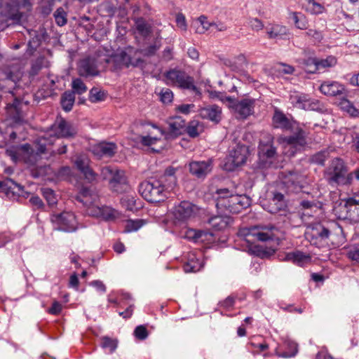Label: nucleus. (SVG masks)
Returning <instances> with one entry per match:
<instances>
[{"label": "nucleus", "instance_id": "1", "mask_svg": "<svg viewBox=\"0 0 359 359\" xmlns=\"http://www.w3.org/2000/svg\"><path fill=\"white\" fill-rule=\"evenodd\" d=\"M77 133L75 127L66 122L60 116L57 117L56 121L51 126L48 132L39 137L36 142V152L29 144L17 147H8L6 152L13 161L23 159L25 162L33 165L37 161L39 155L53 152L50 147L58 138H69Z\"/></svg>", "mask_w": 359, "mask_h": 359}, {"label": "nucleus", "instance_id": "2", "mask_svg": "<svg viewBox=\"0 0 359 359\" xmlns=\"http://www.w3.org/2000/svg\"><path fill=\"white\" fill-rule=\"evenodd\" d=\"M305 236L311 245L319 248H335L344 241L342 228L337 223L311 224L307 226Z\"/></svg>", "mask_w": 359, "mask_h": 359}, {"label": "nucleus", "instance_id": "3", "mask_svg": "<svg viewBox=\"0 0 359 359\" xmlns=\"http://www.w3.org/2000/svg\"><path fill=\"white\" fill-rule=\"evenodd\" d=\"M280 230L273 225L255 226L239 230V236L249 244V252L257 257H266L271 255L262 246L254 245L255 241H267L278 239Z\"/></svg>", "mask_w": 359, "mask_h": 359}, {"label": "nucleus", "instance_id": "4", "mask_svg": "<svg viewBox=\"0 0 359 359\" xmlns=\"http://www.w3.org/2000/svg\"><path fill=\"white\" fill-rule=\"evenodd\" d=\"M216 208L223 215L237 214L250 205V199L245 195H234L228 189H219L216 191Z\"/></svg>", "mask_w": 359, "mask_h": 359}, {"label": "nucleus", "instance_id": "5", "mask_svg": "<svg viewBox=\"0 0 359 359\" xmlns=\"http://www.w3.org/2000/svg\"><path fill=\"white\" fill-rule=\"evenodd\" d=\"M137 52L132 48H128L118 50L110 56L104 55L103 60L106 65H111L114 70L130 66L133 67H143L144 61L141 57H136Z\"/></svg>", "mask_w": 359, "mask_h": 359}, {"label": "nucleus", "instance_id": "6", "mask_svg": "<svg viewBox=\"0 0 359 359\" xmlns=\"http://www.w3.org/2000/svg\"><path fill=\"white\" fill-rule=\"evenodd\" d=\"M325 177L332 186L348 185L352 183V175H348L344 161L338 158L331 161L325 172Z\"/></svg>", "mask_w": 359, "mask_h": 359}, {"label": "nucleus", "instance_id": "7", "mask_svg": "<svg viewBox=\"0 0 359 359\" xmlns=\"http://www.w3.org/2000/svg\"><path fill=\"white\" fill-rule=\"evenodd\" d=\"M139 191L149 202L158 203L168 198L163 184L158 180L151 179L140 184Z\"/></svg>", "mask_w": 359, "mask_h": 359}, {"label": "nucleus", "instance_id": "8", "mask_svg": "<svg viewBox=\"0 0 359 359\" xmlns=\"http://www.w3.org/2000/svg\"><path fill=\"white\" fill-rule=\"evenodd\" d=\"M167 84L177 86L180 88L192 90L195 94L200 95V90L194 85V79L185 72L172 69L164 74Z\"/></svg>", "mask_w": 359, "mask_h": 359}, {"label": "nucleus", "instance_id": "9", "mask_svg": "<svg viewBox=\"0 0 359 359\" xmlns=\"http://www.w3.org/2000/svg\"><path fill=\"white\" fill-rule=\"evenodd\" d=\"M106 67L103 57L97 55V57H88L81 60L78 65V73L83 77H93L99 75L98 68Z\"/></svg>", "mask_w": 359, "mask_h": 359}, {"label": "nucleus", "instance_id": "10", "mask_svg": "<svg viewBox=\"0 0 359 359\" xmlns=\"http://www.w3.org/2000/svg\"><path fill=\"white\" fill-rule=\"evenodd\" d=\"M249 155L248 147L243 144H238L233 149L229 155L226 158L224 168L227 171H233L236 168L245 163Z\"/></svg>", "mask_w": 359, "mask_h": 359}, {"label": "nucleus", "instance_id": "11", "mask_svg": "<svg viewBox=\"0 0 359 359\" xmlns=\"http://www.w3.org/2000/svg\"><path fill=\"white\" fill-rule=\"evenodd\" d=\"M50 221L54 228L57 230L65 232H74L78 228L76 217L71 212L53 214L50 217Z\"/></svg>", "mask_w": 359, "mask_h": 359}, {"label": "nucleus", "instance_id": "12", "mask_svg": "<svg viewBox=\"0 0 359 359\" xmlns=\"http://www.w3.org/2000/svg\"><path fill=\"white\" fill-rule=\"evenodd\" d=\"M198 208L191 203L183 201L176 204L172 209V214L175 220L180 222H187L198 213Z\"/></svg>", "mask_w": 359, "mask_h": 359}, {"label": "nucleus", "instance_id": "13", "mask_svg": "<svg viewBox=\"0 0 359 359\" xmlns=\"http://www.w3.org/2000/svg\"><path fill=\"white\" fill-rule=\"evenodd\" d=\"M290 131L292 132V135L280 137L279 141L285 147L295 149V150L303 147L306 144L307 133L306 131L299 127V123L297 124V128Z\"/></svg>", "mask_w": 359, "mask_h": 359}, {"label": "nucleus", "instance_id": "14", "mask_svg": "<svg viewBox=\"0 0 359 359\" xmlns=\"http://www.w3.org/2000/svg\"><path fill=\"white\" fill-rule=\"evenodd\" d=\"M294 107L298 110L323 111V105L318 100L307 98L306 96H296L293 98Z\"/></svg>", "mask_w": 359, "mask_h": 359}, {"label": "nucleus", "instance_id": "15", "mask_svg": "<svg viewBox=\"0 0 359 359\" xmlns=\"http://www.w3.org/2000/svg\"><path fill=\"white\" fill-rule=\"evenodd\" d=\"M218 97L222 101H227L230 104H232L238 112H250L254 110L257 104V101L255 99L244 98L239 102H236L232 97L224 96L221 93H219Z\"/></svg>", "mask_w": 359, "mask_h": 359}, {"label": "nucleus", "instance_id": "16", "mask_svg": "<svg viewBox=\"0 0 359 359\" xmlns=\"http://www.w3.org/2000/svg\"><path fill=\"white\" fill-rule=\"evenodd\" d=\"M76 200L87 208L86 212L88 214L90 208L100 204L97 194L86 187L81 188L76 196Z\"/></svg>", "mask_w": 359, "mask_h": 359}, {"label": "nucleus", "instance_id": "17", "mask_svg": "<svg viewBox=\"0 0 359 359\" xmlns=\"http://www.w3.org/2000/svg\"><path fill=\"white\" fill-rule=\"evenodd\" d=\"M88 215L93 217H102L105 220H114L119 217V212L108 206H102L99 204L95 205L88 210Z\"/></svg>", "mask_w": 359, "mask_h": 359}, {"label": "nucleus", "instance_id": "18", "mask_svg": "<svg viewBox=\"0 0 359 359\" xmlns=\"http://www.w3.org/2000/svg\"><path fill=\"white\" fill-rule=\"evenodd\" d=\"M117 150L116 144L112 142H102L97 144L92 147V153L97 158L102 157H111Z\"/></svg>", "mask_w": 359, "mask_h": 359}, {"label": "nucleus", "instance_id": "19", "mask_svg": "<svg viewBox=\"0 0 359 359\" xmlns=\"http://www.w3.org/2000/svg\"><path fill=\"white\" fill-rule=\"evenodd\" d=\"M283 183L287 187H294V188L303 187L305 181V175L296 170H290L282 173Z\"/></svg>", "mask_w": 359, "mask_h": 359}, {"label": "nucleus", "instance_id": "20", "mask_svg": "<svg viewBox=\"0 0 359 359\" xmlns=\"http://www.w3.org/2000/svg\"><path fill=\"white\" fill-rule=\"evenodd\" d=\"M297 123L291 116H287L285 114H274L273 116V126L276 128L293 130V128H297Z\"/></svg>", "mask_w": 359, "mask_h": 359}, {"label": "nucleus", "instance_id": "21", "mask_svg": "<svg viewBox=\"0 0 359 359\" xmlns=\"http://www.w3.org/2000/svg\"><path fill=\"white\" fill-rule=\"evenodd\" d=\"M212 170L210 161H192L189 163L190 172L198 178L204 177Z\"/></svg>", "mask_w": 359, "mask_h": 359}, {"label": "nucleus", "instance_id": "22", "mask_svg": "<svg viewBox=\"0 0 359 359\" xmlns=\"http://www.w3.org/2000/svg\"><path fill=\"white\" fill-rule=\"evenodd\" d=\"M109 183L110 187L116 192L122 191L123 188H124V190H126L128 187L126 184L125 172L117 169H115Z\"/></svg>", "mask_w": 359, "mask_h": 359}, {"label": "nucleus", "instance_id": "23", "mask_svg": "<svg viewBox=\"0 0 359 359\" xmlns=\"http://www.w3.org/2000/svg\"><path fill=\"white\" fill-rule=\"evenodd\" d=\"M286 208L287 203L284 195L279 192H273L269 201L268 211L272 214H276L285 210Z\"/></svg>", "mask_w": 359, "mask_h": 359}, {"label": "nucleus", "instance_id": "24", "mask_svg": "<svg viewBox=\"0 0 359 359\" xmlns=\"http://www.w3.org/2000/svg\"><path fill=\"white\" fill-rule=\"evenodd\" d=\"M284 259L297 266H304L311 262V256L308 253L296 250L287 253Z\"/></svg>", "mask_w": 359, "mask_h": 359}, {"label": "nucleus", "instance_id": "25", "mask_svg": "<svg viewBox=\"0 0 359 359\" xmlns=\"http://www.w3.org/2000/svg\"><path fill=\"white\" fill-rule=\"evenodd\" d=\"M170 135L177 136L184 133L185 121L179 116H175L169 118L167 121Z\"/></svg>", "mask_w": 359, "mask_h": 359}, {"label": "nucleus", "instance_id": "26", "mask_svg": "<svg viewBox=\"0 0 359 359\" xmlns=\"http://www.w3.org/2000/svg\"><path fill=\"white\" fill-rule=\"evenodd\" d=\"M320 90L325 95L336 96L343 94L344 87L336 81H325L320 85Z\"/></svg>", "mask_w": 359, "mask_h": 359}, {"label": "nucleus", "instance_id": "27", "mask_svg": "<svg viewBox=\"0 0 359 359\" xmlns=\"http://www.w3.org/2000/svg\"><path fill=\"white\" fill-rule=\"evenodd\" d=\"M203 267L202 261L194 253H189L187 262L184 264V271L186 273L197 272Z\"/></svg>", "mask_w": 359, "mask_h": 359}, {"label": "nucleus", "instance_id": "28", "mask_svg": "<svg viewBox=\"0 0 359 359\" xmlns=\"http://www.w3.org/2000/svg\"><path fill=\"white\" fill-rule=\"evenodd\" d=\"M204 124L202 122L193 120L187 126H185L184 133L190 137L196 138L204 131Z\"/></svg>", "mask_w": 359, "mask_h": 359}, {"label": "nucleus", "instance_id": "29", "mask_svg": "<svg viewBox=\"0 0 359 359\" xmlns=\"http://www.w3.org/2000/svg\"><path fill=\"white\" fill-rule=\"evenodd\" d=\"M229 222V217L227 215L221 214L212 217L208 220L209 225L215 231H220L225 229Z\"/></svg>", "mask_w": 359, "mask_h": 359}, {"label": "nucleus", "instance_id": "30", "mask_svg": "<svg viewBox=\"0 0 359 359\" xmlns=\"http://www.w3.org/2000/svg\"><path fill=\"white\" fill-rule=\"evenodd\" d=\"M352 196L346 200L345 207L347 209V215L350 219L354 222H359V203H352Z\"/></svg>", "mask_w": 359, "mask_h": 359}, {"label": "nucleus", "instance_id": "31", "mask_svg": "<svg viewBox=\"0 0 359 359\" xmlns=\"http://www.w3.org/2000/svg\"><path fill=\"white\" fill-rule=\"evenodd\" d=\"M259 150V156L261 157H265L266 161L269 163H272V160L276 156V148L271 144H260Z\"/></svg>", "mask_w": 359, "mask_h": 359}, {"label": "nucleus", "instance_id": "32", "mask_svg": "<svg viewBox=\"0 0 359 359\" xmlns=\"http://www.w3.org/2000/svg\"><path fill=\"white\" fill-rule=\"evenodd\" d=\"M147 224V220L142 219H129L126 221L125 233H132L138 231L144 225Z\"/></svg>", "mask_w": 359, "mask_h": 359}, {"label": "nucleus", "instance_id": "33", "mask_svg": "<svg viewBox=\"0 0 359 359\" xmlns=\"http://www.w3.org/2000/svg\"><path fill=\"white\" fill-rule=\"evenodd\" d=\"M120 202L122 207L127 210L135 212L138 209L136 205V196L134 194L123 195L121 198Z\"/></svg>", "mask_w": 359, "mask_h": 359}, {"label": "nucleus", "instance_id": "34", "mask_svg": "<svg viewBox=\"0 0 359 359\" xmlns=\"http://www.w3.org/2000/svg\"><path fill=\"white\" fill-rule=\"evenodd\" d=\"M75 101V95L71 91H65L61 97V104L66 111H70Z\"/></svg>", "mask_w": 359, "mask_h": 359}, {"label": "nucleus", "instance_id": "35", "mask_svg": "<svg viewBox=\"0 0 359 359\" xmlns=\"http://www.w3.org/2000/svg\"><path fill=\"white\" fill-rule=\"evenodd\" d=\"M160 140V137L157 136H152L151 133L148 131L147 135H139L137 137V142L141 143L143 146L149 147L152 149L154 145H155Z\"/></svg>", "mask_w": 359, "mask_h": 359}, {"label": "nucleus", "instance_id": "36", "mask_svg": "<svg viewBox=\"0 0 359 359\" xmlns=\"http://www.w3.org/2000/svg\"><path fill=\"white\" fill-rule=\"evenodd\" d=\"M158 180L163 184L165 192L167 195L173 190L177 184V178L175 176H161Z\"/></svg>", "mask_w": 359, "mask_h": 359}, {"label": "nucleus", "instance_id": "37", "mask_svg": "<svg viewBox=\"0 0 359 359\" xmlns=\"http://www.w3.org/2000/svg\"><path fill=\"white\" fill-rule=\"evenodd\" d=\"M107 93L97 87H93L89 92V100L92 102H98L105 100Z\"/></svg>", "mask_w": 359, "mask_h": 359}, {"label": "nucleus", "instance_id": "38", "mask_svg": "<svg viewBox=\"0 0 359 359\" xmlns=\"http://www.w3.org/2000/svg\"><path fill=\"white\" fill-rule=\"evenodd\" d=\"M212 25L211 23L208 22L207 18L204 15L199 17L197 20L194 23V26L196 29V32L203 34L207 31L209 27Z\"/></svg>", "mask_w": 359, "mask_h": 359}, {"label": "nucleus", "instance_id": "39", "mask_svg": "<svg viewBox=\"0 0 359 359\" xmlns=\"http://www.w3.org/2000/svg\"><path fill=\"white\" fill-rule=\"evenodd\" d=\"M6 16L8 19L18 22L22 17V11H19L17 8L9 6V1L6 4Z\"/></svg>", "mask_w": 359, "mask_h": 359}, {"label": "nucleus", "instance_id": "40", "mask_svg": "<svg viewBox=\"0 0 359 359\" xmlns=\"http://www.w3.org/2000/svg\"><path fill=\"white\" fill-rule=\"evenodd\" d=\"M47 34L41 30L40 32H34V36L29 40L28 46L31 49L36 50L41 44V41L46 39Z\"/></svg>", "mask_w": 359, "mask_h": 359}, {"label": "nucleus", "instance_id": "41", "mask_svg": "<svg viewBox=\"0 0 359 359\" xmlns=\"http://www.w3.org/2000/svg\"><path fill=\"white\" fill-rule=\"evenodd\" d=\"M71 86L72 88V91L71 92L74 93V95L75 94L81 95L86 93L88 90L86 85L79 78L73 79Z\"/></svg>", "mask_w": 359, "mask_h": 359}, {"label": "nucleus", "instance_id": "42", "mask_svg": "<svg viewBox=\"0 0 359 359\" xmlns=\"http://www.w3.org/2000/svg\"><path fill=\"white\" fill-rule=\"evenodd\" d=\"M286 27L278 25L273 26L270 30L267 32V34L270 39H280L282 38L283 36L286 35Z\"/></svg>", "mask_w": 359, "mask_h": 359}, {"label": "nucleus", "instance_id": "43", "mask_svg": "<svg viewBox=\"0 0 359 359\" xmlns=\"http://www.w3.org/2000/svg\"><path fill=\"white\" fill-rule=\"evenodd\" d=\"M9 6L17 8L19 11H22V13L32 8L29 0H9Z\"/></svg>", "mask_w": 359, "mask_h": 359}, {"label": "nucleus", "instance_id": "44", "mask_svg": "<svg viewBox=\"0 0 359 359\" xmlns=\"http://www.w3.org/2000/svg\"><path fill=\"white\" fill-rule=\"evenodd\" d=\"M300 205L302 210H304L302 215L305 216H311L313 211H316L318 208V206L314 201H309L306 200L302 201L300 203Z\"/></svg>", "mask_w": 359, "mask_h": 359}, {"label": "nucleus", "instance_id": "45", "mask_svg": "<svg viewBox=\"0 0 359 359\" xmlns=\"http://www.w3.org/2000/svg\"><path fill=\"white\" fill-rule=\"evenodd\" d=\"M101 346L107 349L109 353H112L117 347V341L108 337H104L101 339Z\"/></svg>", "mask_w": 359, "mask_h": 359}, {"label": "nucleus", "instance_id": "46", "mask_svg": "<svg viewBox=\"0 0 359 359\" xmlns=\"http://www.w3.org/2000/svg\"><path fill=\"white\" fill-rule=\"evenodd\" d=\"M317 62H318V70H320L322 69L334 66L337 64V59L334 56H328L325 59H318L317 58Z\"/></svg>", "mask_w": 359, "mask_h": 359}, {"label": "nucleus", "instance_id": "47", "mask_svg": "<svg viewBox=\"0 0 359 359\" xmlns=\"http://www.w3.org/2000/svg\"><path fill=\"white\" fill-rule=\"evenodd\" d=\"M41 191L48 205H53L57 203V196L52 189L49 188H43Z\"/></svg>", "mask_w": 359, "mask_h": 359}, {"label": "nucleus", "instance_id": "48", "mask_svg": "<svg viewBox=\"0 0 359 359\" xmlns=\"http://www.w3.org/2000/svg\"><path fill=\"white\" fill-rule=\"evenodd\" d=\"M305 70L309 73H315L318 70L317 58L309 57L304 62Z\"/></svg>", "mask_w": 359, "mask_h": 359}, {"label": "nucleus", "instance_id": "49", "mask_svg": "<svg viewBox=\"0 0 359 359\" xmlns=\"http://www.w3.org/2000/svg\"><path fill=\"white\" fill-rule=\"evenodd\" d=\"M292 17L294 23L297 28L301 29L306 28L305 17L303 15L294 12L292 13Z\"/></svg>", "mask_w": 359, "mask_h": 359}, {"label": "nucleus", "instance_id": "50", "mask_svg": "<svg viewBox=\"0 0 359 359\" xmlns=\"http://www.w3.org/2000/svg\"><path fill=\"white\" fill-rule=\"evenodd\" d=\"M338 105H339L340 109L345 112H356V111H358V109L347 99H342L339 102Z\"/></svg>", "mask_w": 359, "mask_h": 359}, {"label": "nucleus", "instance_id": "51", "mask_svg": "<svg viewBox=\"0 0 359 359\" xmlns=\"http://www.w3.org/2000/svg\"><path fill=\"white\" fill-rule=\"evenodd\" d=\"M65 12L62 8H58L54 13V17L56 23L59 26H63L67 23V18L65 17Z\"/></svg>", "mask_w": 359, "mask_h": 359}, {"label": "nucleus", "instance_id": "52", "mask_svg": "<svg viewBox=\"0 0 359 359\" xmlns=\"http://www.w3.org/2000/svg\"><path fill=\"white\" fill-rule=\"evenodd\" d=\"M329 153L327 151H320L312 157V161L319 165H324L325 161L328 158Z\"/></svg>", "mask_w": 359, "mask_h": 359}, {"label": "nucleus", "instance_id": "53", "mask_svg": "<svg viewBox=\"0 0 359 359\" xmlns=\"http://www.w3.org/2000/svg\"><path fill=\"white\" fill-rule=\"evenodd\" d=\"M275 70L279 74H291L294 72V68L286 64L279 63L276 65Z\"/></svg>", "mask_w": 359, "mask_h": 359}, {"label": "nucleus", "instance_id": "54", "mask_svg": "<svg viewBox=\"0 0 359 359\" xmlns=\"http://www.w3.org/2000/svg\"><path fill=\"white\" fill-rule=\"evenodd\" d=\"M137 29L144 36H147L151 33L149 25L143 20H139L137 22Z\"/></svg>", "mask_w": 359, "mask_h": 359}, {"label": "nucleus", "instance_id": "55", "mask_svg": "<svg viewBox=\"0 0 359 359\" xmlns=\"http://www.w3.org/2000/svg\"><path fill=\"white\" fill-rule=\"evenodd\" d=\"M160 46H157L156 44L151 45L149 47L141 49V50H137V54L141 53L144 56L147 57H151L155 55L156 52L159 49Z\"/></svg>", "mask_w": 359, "mask_h": 359}, {"label": "nucleus", "instance_id": "56", "mask_svg": "<svg viewBox=\"0 0 359 359\" xmlns=\"http://www.w3.org/2000/svg\"><path fill=\"white\" fill-rule=\"evenodd\" d=\"M161 100L163 103H170L171 102L173 98L172 92L170 89H162L159 93Z\"/></svg>", "mask_w": 359, "mask_h": 359}, {"label": "nucleus", "instance_id": "57", "mask_svg": "<svg viewBox=\"0 0 359 359\" xmlns=\"http://www.w3.org/2000/svg\"><path fill=\"white\" fill-rule=\"evenodd\" d=\"M134 334L138 339L144 340L147 337L148 332L144 325H139L135 328Z\"/></svg>", "mask_w": 359, "mask_h": 359}, {"label": "nucleus", "instance_id": "58", "mask_svg": "<svg viewBox=\"0 0 359 359\" xmlns=\"http://www.w3.org/2000/svg\"><path fill=\"white\" fill-rule=\"evenodd\" d=\"M75 165L76 168L82 172L88 168V159L83 156H79L75 161Z\"/></svg>", "mask_w": 359, "mask_h": 359}, {"label": "nucleus", "instance_id": "59", "mask_svg": "<svg viewBox=\"0 0 359 359\" xmlns=\"http://www.w3.org/2000/svg\"><path fill=\"white\" fill-rule=\"evenodd\" d=\"M116 168H112L111 166H104L100 170V177L104 180H109L111 177L114 170Z\"/></svg>", "mask_w": 359, "mask_h": 359}, {"label": "nucleus", "instance_id": "60", "mask_svg": "<svg viewBox=\"0 0 359 359\" xmlns=\"http://www.w3.org/2000/svg\"><path fill=\"white\" fill-rule=\"evenodd\" d=\"M85 178L90 182L96 181L97 175L90 168H88L81 172Z\"/></svg>", "mask_w": 359, "mask_h": 359}, {"label": "nucleus", "instance_id": "61", "mask_svg": "<svg viewBox=\"0 0 359 359\" xmlns=\"http://www.w3.org/2000/svg\"><path fill=\"white\" fill-rule=\"evenodd\" d=\"M288 346L291 349V351L284 352L281 355H280V356L283 358H290L293 357L296 355V353H297V344L294 342H289Z\"/></svg>", "mask_w": 359, "mask_h": 359}, {"label": "nucleus", "instance_id": "62", "mask_svg": "<svg viewBox=\"0 0 359 359\" xmlns=\"http://www.w3.org/2000/svg\"><path fill=\"white\" fill-rule=\"evenodd\" d=\"M20 79V76L18 74H15L11 72H9L6 74V78L4 81L6 83H11L12 86H15Z\"/></svg>", "mask_w": 359, "mask_h": 359}, {"label": "nucleus", "instance_id": "63", "mask_svg": "<svg viewBox=\"0 0 359 359\" xmlns=\"http://www.w3.org/2000/svg\"><path fill=\"white\" fill-rule=\"evenodd\" d=\"M306 35L313 39L315 42H319L323 39L321 32L316 29H310L306 32Z\"/></svg>", "mask_w": 359, "mask_h": 359}, {"label": "nucleus", "instance_id": "64", "mask_svg": "<svg viewBox=\"0 0 359 359\" xmlns=\"http://www.w3.org/2000/svg\"><path fill=\"white\" fill-rule=\"evenodd\" d=\"M176 109L182 113L196 111L198 110L196 108V106L194 104H181L179 105Z\"/></svg>", "mask_w": 359, "mask_h": 359}]
</instances>
